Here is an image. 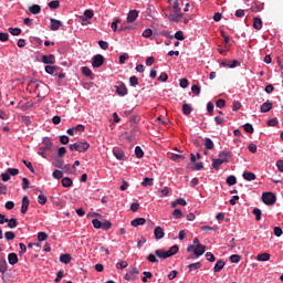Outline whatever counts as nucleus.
Returning a JSON list of instances; mask_svg holds the SVG:
<instances>
[{"instance_id": "603ef678", "label": "nucleus", "mask_w": 283, "mask_h": 283, "mask_svg": "<svg viewBox=\"0 0 283 283\" xmlns=\"http://www.w3.org/2000/svg\"><path fill=\"white\" fill-rule=\"evenodd\" d=\"M244 132H247V134H253L254 129H253V125L251 124H245L243 125Z\"/></svg>"}, {"instance_id": "423d86ee", "label": "nucleus", "mask_w": 283, "mask_h": 283, "mask_svg": "<svg viewBox=\"0 0 283 283\" xmlns=\"http://www.w3.org/2000/svg\"><path fill=\"white\" fill-rule=\"evenodd\" d=\"M276 200H277V198L275 197V193H273V192H263V195H262V201L268 207H273V205L275 203Z\"/></svg>"}, {"instance_id": "ea45409f", "label": "nucleus", "mask_w": 283, "mask_h": 283, "mask_svg": "<svg viewBox=\"0 0 283 283\" xmlns=\"http://www.w3.org/2000/svg\"><path fill=\"white\" fill-rule=\"evenodd\" d=\"M92 224H93L94 229H103V222H101V220H98V219H93Z\"/></svg>"}, {"instance_id": "4d7b16f0", "label": "nucleus", "mask_w": 283, "mask_h": 283, "mask_svg": "<svg viewBox=\"0 0 283 283\" xmlns=\"http://www.w3.org/2000/svg\"><path fill=\"white\" fill-rule=\"evenodd\" d=\"M98 45L102 50H108L109 49V43L103 41V40H99L98 41Z\"/></svg>"}, {"instance_id": "69168bd1", "label": "nucleus", "mask_w": 283, "mask_h": 283, "mask_svg": "<svg viewBox=\"0 0 283 283\" xmlns=\"http://www.w3.org/2000/svg\"><path fill=\"white\" fill-rule=\"evenodd\" d=\"M207 111H208L210 116H213V103L209 102L207 104Z\"/></svg>"}, {"instance_id": "7ed1b4c3", "label": "nucleus", "mask_w": 283, "mask_h": 283, "mask_svg": "<svg viewBox=\"0 0 283 283\" xmlns=\"http://www.w3.org/2000/svg\"><path fill=\"white\" fill-rule=\"evenodd\" d=\"M87 149H90V143L85 140H77L74 144L70 145L71 151H80L81 154L87 151Z\"/></svg>"}, {"instance_id": "4468645a", "label": "nucleus", "mask_w": 283, "mask_h": 283, "mask_svg": "<svg viewBox=\"0 0 283 283\" xmlns=\"http://www.w3.org/2000/svg\"><path fill=\"white\" fill-rule=\"evenodd\" d=\"M42 63H44L45 65H54L55 63L54 54L43 55Z\"/></svg>"}, {"instance_id": "a19ab883", "label": "nucleus", "mask_w": 283, "mask_h": 283, "mask_svg": "<svg viewBox=\"0 0 283 283\" xmlns=\"http://www.w3.org/2000/svg\"><path fill=\"white\" fill-rule=\"evenodd\" d=\"M172 217H174L176 220H180V218H182V210H180V209H175L174 212H172Z\"/></svg>"}, {"instance_id": "f8f14e48", "label": "nucleus", "mask_w": 283, "mask_h": 283, "mask_svg": "<svg viewBox=\"0 0 283 283\" xmlns=\"http://www.w3.org/2000/svg\"><path fill=\"white\" fill-rule=\"evenodd\" d=\"M140 273L136 268H134L132 271L125 274L124 280H127L129 282L130 280H136V275Z\"/></svg>"}, {"instance_id": "de8ad7c7", "label": "nucleus", "mask_w": 283, "mask_h": 283, "mask_svg": "<svg viewBox=\"0 0 283 283\" xmlns=\"http://www.w3.org/2000/svg\"><path fill=\"white\" fill-rule=\"evenodd\" d=\"M240 260H241L240 254H232L230 256V262H232L233 264H238V262H240Z\"/></svg>"}, {"instance_id": "20e7f679", "label": "nucleus", "mask_w": 283, "mask_h": 283, "mask_svg": "<svg viewBox=\"0 0 283 283\" xmlns=\"http://www.w3.org/2000/svg\"><path fill=\"white\" fill-rule=\"evenodd\" d=\"M52 140L48 137H45L42 142V146L40 147V150L38 151L39 156H42V158H48V155H45L46 151H52Z\"/></svg>"}, {"instance_id": "79ce46f5", "label": "nucleus", "mask_w": 283, "mask_h": 283, "mask_svg": "<svg viewBox=\"0 0 283 283\" xmlns=\"http://www.w3.org/2000/svg\"><path fill=\"white\" fill-rule=\"evenodd\" d=\"M9 32H10V34H12V36H19V34H21V29H19V28H9Z\"/></svg>"}, {"instance_id": "774afa93", "label": "nucleus", "mask_w": 283, "mask_h": 283, "mask_svg": "<svg viewBox=\"0 0 283 283\" xmlns=\"http://www.w3.org/2000/svg\"><path fill=\"white\" fill-rule=\"evenodd\" d=\"M276 167L281 174H283V160L280 159L276 161Z\"/></svg>"}, {"instance_id": "09e8293b", "label": "nucleus", "mask_w": 283, "mask_h": 283, "mask_svg": "<svg viewBox=\"0 0 283 283\" xmlns=\"http://www.w3.org/2000/svg\"><path fill=\"white\" fill-rule=\"evenodd\" d=\"M30 188V179L29 178H22V189L25 191V189Z\"/></svg>"}, {"instance_id": "5701e85b", "label": "nucleus", "mask_w": 283, "mask_h": 283, "mask_svg": "<svg viewBox=\"0 0 283 283\" xmlns=\"http://www.w3.org/2000/svg\"><path fill=\"white\" fill-rule=\"evenodd\" d=\"M243 178H244V180H248L249 182H251V180H255L258 178V176H255V174H253L251 171H244Z\"/></svg>"}, {"instance_id": "9b49d317", "label": "nucleus", "mask_w": 283, "mask_h": 283, "mask_svg": "<svg viewBox=\"0 0 283 283\" xmlns=\"http://www.w3.org/2000/svg\"><path fill=\"white\" fill-rule=\"evenodd\" d=\"M154 235L156 240H163V238H165V230L158 226L154 230Z\"/></svg>"}, {"instance_id": "f704fd0d", "label": "nucleus", "mask_w": 283, "mask_h": 283, "mask_svg": "<svg viewBox=\"0 0 283 283\" xmlns=\"http://www.w3.org/2000/svg\"><path fill=\"white\" fill-rule=\"evenodd\" d=\"M205 147L206 149H213L214 145H213V140H211V138L206 137L205 138Z\"/></svg>"}, {"instance_id": "6e6552de", "label": "nucleus", "mask_w": 283, "mask_h": 283, "mask_svg": "<svg viewBox=\"0 0 283 283\" xmlns=\"http://www.w3.org/2000/svg\"><path fill=\"white\" fill-rule=\"evenodd\" d=\"M115 90H116V94H118V96H127V94H128L127 86L124 83L116 85Z\"/></svg>"}, {"instance_id": "37998d69", "label": "nucleus", "mask_w": 283, "mask_h": 283, "mask_svg": "<svg viewBox=\"0 0 283 283\" xmlns=\"http://www.w3.org/2000/svg\"><path fill=\"white\" fill-rule=\"evenodd\" d=\"M56 70H59V67H56V66H52V65H46L45 66V73L46 74H54V72H56Z\"/></svg>"}, {"instance_id": "680f3d73", "label": "nucleus", "mask_w": 283, "mask_h": 283, "mask_svg": "<svg viewBox=\"0 0 283 283\" xmlns=\"http://www.w3.org/2000/svg\"><path fill=\"white\" fill-rule=\"evenodd\" d=\"M129 83L133 87H136V85H138V77H136L135 75L130 76Z\"/></svg>"}, {"instance_id": "ddd939ff", "label": "nucleus", "mask_w": 283, "mask_h": 283, "mask_svg": "<svg viewBox=\"0 0 283 283\" xmlns=\"http://www.w3.org/2000/svg\"><path fill=\"white\" fill-rule=\"evenodd\" d=\"M29 207H30V199L28 198V196H24L22 198L21 213L23 214L28 213Z\"/></svg>"}, {"instance_id": "9d476101", "label": "nucleus", "mask_w": 283, "mask_h": 283, "mask_svg": "<svg viewBox=\"0 0 283 283\" xmlns=\"http://www.w3.org/2000/svg\"><path fill=\"white\" fill-rule=\"evenodd\" d=\"M50 22H51V30L53 32H56V30H59L63 25V22H61V20H56L54 18H51Z\"/></svg>"}, {"instance_id": "f3484780", "label": "nucleus", "mask_w": 283, "mask_h": 283, "mask_svg": "<svg viewBox=\"0 0 283 283\" xmlns=\"http://www.w3.org/2000/svg\"><path fill=\"white\" fill-rule=\"evenodd\" d=\"M224 163H229V159H212V167L218 170Z\"/></svg>"}, {"instance_id": "8fccbe9b", "label": "nucleus", "mask_w": 283, "mask_h": 283, "mask_svg": "<svg viewBox=\"0 0 283 283\" xmlns=\"http://www.w3.org/2000/svg\"><path fill=\"white\" fill-rule=\"evenodd\" d=\"M168 78H169V75H167V73L163 72V73H160L158 81H160L161 83H167Z\"/></svg>"}, {"instance_id": "052dcab7", "label": "nucleus", "mask_w": 283, "mask_h": 283, "mask_svg": "<svg viewBox=\"0 0 283 283\" xmlns=\"http://www.w3.org/2000/svg\"><path fill=\"white\" fill-rule=\"evenodd\" d=\"M191 92H192V94H195V96H200V86L192 85Z\"/></svg>"}, {"instance_id": "2f4dec72", "label": "nucleus", "mask_w": 283, "mask_h": 283, "mask_svg": "<svg viewBox=\"0 0 283 283\" xmlns=\"http://www.w3.org/2000/svg\"><path fill=\"white\" fill-rule=\"evenodd\" d=\"M226 182L227 185H229V187H233V185L238 184V179L235 178V176L231 175L227 178Z\"/></svg>"}, {"instance_id": "338daca9", "label": "nucleus", "mask_w": 283, "mask_h": 283, "mask_svg": "<svg viewBox=\"0 0 283 283\" xmlns=\"http://www.w3.org/2000/svg\"><path fill=\"white\" fill-rule=\"evenodd\" d=\"M206 258H207L208 262H213L216 260V256L211 252H207Z\"/></svg>"}, {"instance_id": "c03bdc74", "label": "nucleus", "mask_w": 283, "mask_h": 283, "mask_svg": "<svg viewBox=\"0 0 283 283\" xmlns=\"http://www.w3.org/2000/svg\"><path fill=\"white\" fill-rule=\"evenodd\" d=\"M4 238H6V240H8V241L14 240V238H17V234H14V232H12V231H7V232L4 233Z\"/></svg>"}, {"instance_id": "5fc2aeb1", "label": "nucleus", "mask_w": 283, "mask_h": 283, "mask_svg": "<svg viewBox=\"0 0 283 283\" xmlns=\"http://www.w3.org/2000/svg\"><path fill=\"white\" fill-rule=\"evenodd\" d=\"M118 23H120V19H115V21L111 24V28L113 32H116L118 30Z\"/></svg>"}, {"instance_id": "2eb2a0df", "label": "nucleus", "mask_w": 283, "mask_h": 283, "mask_svg": "<svg viewBox=\"0 0 283 283\" xmlns=\"http://www.w3.org/2000/svg\"><path fill=\"white\" fill-rule=\"evenodd\" d=\"M8 262H9V264H11V266H14V264H18L19 263V256L17 255V253H14V252L9 253Z\"/></svg>"}, {"instance_id": "bb28decb", "label": "nucleus", "mask_w": 283, "mask_h": 283, "mask_svg": "<svg viewBox=\"0 0 283 283\" xmlns=\"http://www.w3.org/2000/svg\"><path fill=\"white\" fill-rule=\"evenodd\" d=\"M62 187H66V188H70L72 187V185H74V182L72 181V178L70 177H65V178H62Z\"/></svg>"}, {"instance_id": "6ab92c4d", "label": "nucleus", "mask_w": 283, "mask_h": 283, "mask_svg": "<svg viewBox=\"0 0 283 283\" xmlns=\"http://www.w3.org/2000/svg\"><path fill=\"white\" fill-rule=\"evenodd\" d=\"M146 222L147 220L145 218H136L130 222V224L132 227H143Z\"/></svg>"}, {"instance_id": "58836bf2", "label": "nucleus", "mask_w": 283, "mask_h": 283, "mask_svg": "<svg viewBox=\"0 0 283 283\" xmlns=\"http://www.w3.org/2000/svg\"><path fill=\"white\" fill-rule=\"evenodd\" d=\"M153 34H154V31L151 29H146L142 33V36H144V39H151Z\"/></svg>"}, {"instance_id": "c756f323", "label": "nucleus", "mask_w": 283, "mask_h": 283, "mask_svg": "<svg viewBox=\"0 0 283 283\" xmlns=\"http://www.w3.org/2000/svg\"><path fill=\"white\" fill-rule=\"evenodd\" d=\"M253 28L254 30H262V19L253 18Z\"/></svg>"}, {"instance_id": "b1692460", "label": "nucleus", "mask_w": 283, "mask_h": 283, "mask_svg": "<svg viewBox=\"0 0 283 283\" xmlns=\"http://www.w3.org/2000/svg\"><path fill=\"white\" fill-rule=\"evenodd\" d=\"M82 74L84 76H87V78H91V80L94 78V73H92V70L87 66L82 67Z\"/></svg>"}, {"instance_id": "4c0bfd02", "label": "nucleus", "mask_w": 283, "mask_h": 283, "mask_svg": "<svg viewBox=\"0 0 283 283\" xmlns=\"http://www.w3.org/2000/svg\"><path fill=\"white\" fill-rule=\"evenodd\" d=\"M135 156L136 158H143V156H145V151H143V148H140V146L135 147Z\"/></svg>"}, {"instance_id": "4be33fe9", "label": "nucleus", "mask_w": 283, "mask_h": 283, "mask_svg": "<svg viewBox=\"0 0 283 283\" xmlns=\"http://www.w3.org/2000/svg\"><path fill=\"white\" fill-rule=\"evenodd\" d=\"M256 260L259 261V262H269L270 260H271V254H269V253H261V254H258V256H256Z\"/></svg>"}, {"instance_id": "f257e3e1", "label": "nucleus", "mask_w": 283, "mask_h": 283, "mask_svg": "<svg viewBox=\"0 0 283 283\" xmlns=\"http://www.w3.org/2000/svg\"><path fill=\"white\" fill-rule=\"evenodd\" d=\"M167 10L169 13L166 14V17H168L171 23H180V19L185 17V13L182 12V9H180V2H178V0H175L172 7H168Z\"/></svg>"}, {"instance_id": "0eeeda50", "label": "nucleus", "mask_w": 283, "mask_h": 283, "mask_svg": "<svg viewBox=\"0 0 283 283\" xmlns=\"http://www.w3.org/2000/svg\"><path fill=\"white\" fill-rule=\"evenodd\" d=\"M92 61L93 67L98 69L105 63V57L102 54H96L93 56Z\"/></svg>"}, {"instance_id": "72a5a7b5", "label": "nucleus", "mask_w": 283, "mask_h": 283, "mask_svg": "<svg viewBox=\"0 0 283 283\" xmlns=\"http://www.w3.org/2000/svg\"><path fill=\"white\" fill-rule=\"evenodd\" d=\"M143 187H151L154 186V178L146 177L142 182Z\"/></svg>"}, {"instance_id": "e433bc0d", "label": "nucleus", "mask_w": 283, "mask_h": 283, "mask_svg": "<svg viewBox=\"0 0 283 283\" xmlns=\"http://www.w3.org/2000/svg\"><path fill=\"white\" fill-rule=\"evenodd\" d=\"M60 7H61V2L59 0H53L49 2V8H51V10H57V8Z\"/></svg>"}, {"instance_id": "864d4df0", "label": "nucleus", "mask_w": 283, "mask_h": 283, "mask_svg": "<svg viewBox=\"0 0 283 283\" xmlns=\"http://www.w3.org/2000/svg\"><path fill=\"white\" fill-rule=\"evenodd\" d=\"M7 174H9V176H19V169H17V168H8L7 169Z\"/></svg>"}, {"instance_id": "a211bd4d", "label": "nucleus", "mask_w": 283, "mask_h": 283, "mask_svg": "<svg viewBox=\"0 0 283 283\" xmlns=\"http://www.w3.org/2000/svg\"><path fill=\"white\" fill-rule=\"evenodd\" d=\"M226 264L227 263L223 260H218L213 268L214 273H220V271H222V269H224Z\"/></svg>"}, {"instance_id": "49530a36", "label": "nucleus", "mask_w": 283, "mask_h": 283, "mask_svg": "<svg viewBox=\"0 0 283 283\" xmlns=\"http://www.w3.org/2000/svg\"><path fill=\"white\" fill-rule=\"evenodd\" d=\"M127 266H129V263H127V261H120L116 263V269H119V270L127 269Z\"/></svg>"}, {"instance_id": "c9c22d12", "label": "nucleus", "mask_w": 283, "mask_h": 283, "mask_svg": "<svg viewBox=\"0 0 283 283\" xmlns=\"http://www.w3.org/2000/svg\"><path fill=\"white\" fill-rule=\"evenodd\" d=\"M8 271V262L6 259L0 260V273H6Z\"/></svg>"}, {"instance_id": "393cba45", "label": "nucleus", "mask_w": 283, "mask_h": 283, "mask_svg": "<svg viewBox=\"0 0 283 283\" xmlns=\"http://www.w3.org/2000/svg\"><path fill=\"white\" fill-rule=\"evenodd\" d=\"M60 262H62V264H70V262H72V255L70 254H62L60 256Z\"/></svg>"}, {"instance_id": "f03ea898", "label": "nucleus", "mask_w": 283, "mask_h": 283, "mask_svg": "<svg viewBox=\"0 0 283 283\" xmlns=\"http://www.w3.org/2000/svg\"><path fill=\"white\" fill-rule=\"evenodd\" d=\"M178 251H179L178 245H172L168 251L156 250L155 255H157V258H160L161 260H167V258H171V256L176 255V253H178Z\"/></svg>"}, {"instance_id": "a18cd8bd", "label": "nucleus", "mask_w": 283, "mask_h": 283, "mask_svg": "<svg viewBox=\"0 0 283 283\" xmlns=\"http://www.w3.org/2000/svg\"><path fill=\"white\" fill-rule=\"evenodd\" d=\"M45 240H48V233H45V232H39V233H38V241H39V242H45Z\"/></svg>"}, {"instance_id": "1a4fd4ad", "label": "nucleus", "mask_w": 283, "mask_h": 283, "mask_svg": "<svg viewBox=\"0 0 283 283\" xmlns=\"http://www.w3.org/2000/svg\"><path fill=\"white\" fill-rule=\"evenodd\" d=\"M138 19V10H132L128 12L126 21L127 23H134Z\"/></svg>"}, {"instance_id": "412c9836", "label": "nucleus", "mask_w": 283, "mask_h": 283, "mask_svg": "<svg viewBox=\"0 0 283 283\" xmlns=\"http://www.w3.org/2000/svg\"><path fill=\"white\" fill-rule=\"evenodd\" d=\"M169 159L174 160V163H181V160H185V155H178V154H170Z\"/></svg>"}, {"instance_id": "473e14b6", "label": "nucleus", "mask_w": 283, "mask_h": 283, "mask_svg": "<svg viewBox=\"0 0 283 283\" xmlns=\"http://www.w3.org/2000/svg\"><path fill=\"white\" fill-rule=\"evenodd\" d=\"M252 213H253V216H255V220L258 222H260V220H262V210H260V208H254L252 210Z\"/></svg>"}, {"instance_id": "a878e982", "label": "nucleus", "mask_w": 283, "mask_h": 283, "mask_svg": "<svg viewBox=\"0 0 283 283\" xmlns=\"http://www.w3.org/2000/svg\"><path fill=\"white\" fill-rule=\"evenodd\" d=\"M29 12H31V14H40L41 13V6L39 4H33L29 8Z\"/></svg>"}, {"instance_id": "dca6fc26", "label": "nucleus", "mask_w": 283, "mask_h": 283, "mask_svg": "<svg viewBox=\"0 0 283 283\" xmlns=\"http://www.w3.org/2000/svg\"><path fill=\"white\" fill-rule=\"evenodd\" d=\"M113 154L117 160H125V153L120 148H114Z\"/></svg>"}, {"instance_id": "3c124183", "label": "nucleus", "mask_w": 283, "mask_h": 283, "mask_svg": "<svg viewBox=\"0 0 283 283\" xmlns=\"http://www.w3.org/2000/svg\"><path fill=\"white\" fill-rule=\"evenodd\" d=\"M53 178H55V180H61V178H63V171L54 170L53 171Z\"/></svg>"}, {"instance_id": "c85d7f7f", "label": "nucleus", "mask_w": 283, "mask_h": 283, "mask_svg": "<svg viewBox=\"0 0 283 283\" xmlns=\"http://www.w3.org/2000/svg\"><path fill=\"white\" fill-rule=\"evenodd\" d=\"M188 269H189V272L198 271V269H202V263L201 262L190 263L188 265Z\"/></svg>"}, {"instance_id": "bf43d9fd", "label": "nucleus", "mask_w": 283, "mask_h": 283, "mask_svg": "<svg viewBox=\"0 0 283 283\" xmlns=\"http://www.w3.org/2000/svg\"><path fill=\"white\" fill-rule=\"evenodd\" d=\"M60 143L62 145H67L70 143V137H67L66 135L60 136Z\"/></svg>"}, {"instance_id": "6e6d98bb", "label": "nucleus", "mask_w": 283, "mask_h": 283, "mask_svg": "<svg viewBox=\"0 0 283 283\" xmlns=\"http://www.w3.org/2000/svg\"><path fill=\"white\" fill-rule=\"evenodd\" d=\"M38 202L39 205H45L48 202V197H45L44 195H39Z\"/></svg>"}, {"instance_id": "cd10ccee", "label": "nucleus", "mask_w": 283, "mask_h": 283, "mask_svg": "<svg viewBox=\"0 0 283 283\" xmlns=\"http://www.w3.org/2000/svg\"><path fill=\"white\" fill-rule=\"evenodd\" d=\"M191 112H193V107H191V105H189V104L182 105V114H185V116H189V114H191Z\"/></svg>"}, {"instance_id": "39448f33", "label": "nucleus", "mask_w": 283, "mask_h": 283, "mask_svg": "<svg viewBox=\"0 0 283 283\" xmlns=\"http://www.w3.org/2000/svg\"><path fill=\"white\" fill-rule=\"evenodd\" d=\"M187 251L188 253H193L196 258H200V255H205V251H207V247L202 244L188 245Z\"/></svg>"}, {"instance_id": "e2e57ef3", "label": "nucleus", "mask_w": 283, "mask_h": 283, "mask_svg": "<svg viewBox=\"0 0 283 283\" xmlns=\"http://www.w3.org/2000/svg\"><path fill=\"white\" fill-rule=\"evenodd\" d=\"M224 105H227V102L222 98L218 99L216 103V106L219 107V109H222V107H224Z\"/></svg>"}, {"instance_id": "aec40b11", "label": "nucleus", "mask_w": 283, "mask_h": 283, "mask_svg": "<svg viewBox=\"0 0 283 283\" xmlns=\"http://www.w3.org/2000/svg\"><path fill=\"white\" fill-rule=\"evenodd\" d=\"M271 109H273V104L269 101L261 105V112L263 114H266V112H271Z\"/></svg>"}, {"instance_id": "0e129e2a", "label": "nucleus", "mask_w": 283, "mask_h": 283, "mask_svg": "<svg viewBox=\"0 0 283 283\" xmlns=\"http://www.w3.org/2000/svg\"><path fill=\"white\" fill-rule=\"evenodd\" d=\"M9 39H10V35L8 33L6 32L0 33V41L6 42V41H9Z\"/></svg>"}, {"instance_id": "7c9ffc66", "label": "nucleus", "mask_w": 283, "mask_h": 283, "mask_svg": "<svg viewBox=\"0 0 283 283\" xmlns=\"http://www.w3.org/2000/svg\"><path fill=\"white\" fill-rule=\"evenodd\" d=\"M7 223L9 229H17V227H19V221H17L14 218L8 219Z\"/></svg>"}, {"instance_id": "13d9d810", "label": "nucleus", "mask_w": 283, "mask_h": 283, "mask_svg": "<svg viewBox=\"0 0 283 283\" xmlns=\"http://www.w3.org/2000/svg\"><path fill=\"white\" fill-rule=\"evenodd\" d=\"M175 39H177V41H185V34L182 33V31H177L175 33Z\"/></svg>"}]
</instances>
